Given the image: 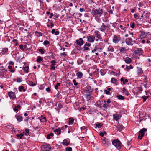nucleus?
I'll return each mask as SVG.
<instances>
[{
	"instance_id": "f257e3e1",
	"label": "nucleus",
	"mask_w": 151,
	"mask_h": 151,
	"mask_svg": "<svg viewBox=\"0 0 151 151\" xmlns=\"http://www.w3.org/2000/svg\"><path fill=\"white\" fill-rule=\"evenodd\" d=\"M112 143L118 149H119L121 148L122 144L118 139H114L112 141Z\"/></svg>"
},
{
	"instance_id": "f03ea898",
	"label": "nucleus",
	"mask_w": 151,
	"mask_h": 151,
	"mask_svg": "<svg viewBox=\"0 0 151 151\" xmlns=\"http://www.w3.org/2000/svg\"><path fill=\"white\" fill-rule=\"evenodd\" d=\"M93 12V16H101L103 13V10L100 9V8L98 9H96L92 10Z\"/></svg>"
},
{
	"instance_id": "7ed1b4c3",
	"label": "nucleus",
	"mask_w": 151,
	"mask_h": 151,
	"mask_svg": "<svg viewBox=\"0 0 151 151\" xmlns=\"http://www.w3.org/2000/svg\"><path fill=\"white\" fill-rule=\"evenodd\" d=\"M147 130V129L144 128L139 132V135L138 137V139H139L140 140L142 139V137L144 135V132L146 131Z\"/></svg>"
},
{
	"instance_id": "20e7f679",
	"label": "nucleus",
	"mask_w": 151,
	"mask_h": 151,
	"mask_svg": "<svg viewBox=\"0 0 151 151\" xmlns=\"http://www.w3.org/2000/svg\"><path fill=\"white\" fill-rule=\"evenodd\" d=\"M121 38L119 35H114L112 39L113 42L115 44L118 43L120 41Z\"/></svg>"
},
{
	"instance_id": "39448f33",
	"label": "nucleus",
	"mask_w": 151,
	"mask_h": 151,
	"mask_svg": "<svg viewBox=\"0 0 151 151\" xmlns=\"http://www.w3.org/2000/svg\"><path fill=\"white\" fill-rule=\"evenodd\" d=\"M126 42L127 44L128 45H132L135 43V40H133L131 38H127L126 40Z\"/></svg>"
},
{
	"instance_id": "423d86ee",
	"label": "nucleus",
	"mask_w": 151,
	"mask_h": 151,
	"mask_svg": "<svg viewBox=\"0 0 151 151\" xmlns=\"http://www.w3.org/2000/svg\"><path fill=\"white\" fill-rule=\"evenodd\" d=\"M135 54L137 55H140L142 54L143 51L142 49L140 48H137L134 51Z\"/></svg>"
},
{
	"instance_id": "0eeeda50",
	"label": "nucleus",
	"mask_w": 151,
	"mask_h": 151,
	"mask_svg": "<svg viewBox=\"0 0 151 151\" xmlns=\"http://www.w3.org/2000/svg\"><path fill=\"white\" fill-rule=\"evenodd\" d=\"M42 149L44 151H49L50 149V146L49 145H44L42 146Z\"/></svg>"
},
{
	"instance_id": "6e6552de",
	"label": "nucleus",
	"mask_w": 151,
	"mask_h": 151,
	"mask_svg": "<svg viewBox=\"0 0 151 151\" xmlns=\"http://www.w3.org/2000/svg\"><path fill=\"white\" fill-rule=\"evenodd\" d=\"M88 41L90 42H93L95 39V37L94 36L91 35L87 37Z\"/></svg>"
},
{
	"instance_id": "1a4fd4ad",
	"label": "nucleus",
	"mask_w": 151,
	"mask_h": 151,
	"mask_svg": "<svg viewBox=\"0 0 151 151\" xmlns=\"http://www.w3.org/2000/svg\"><path fill=\"white\" fill-rule=\"evenodd\" d=\"M8 95L9 97L14 100L16 97L14 92L9 91L8 92Z\"/></svg>"
},
{
	"instance_id": "9d476101",
	"label": "nucleus",
	"mask_w": 151,
	"mask_h": 151,
	"mask_svg": "<svg viewBox=\"0 0 151 151\" xmlns=\"http://www.w3.org/2000/svg\"><path fill=\"white\" fill-rule=\"evenodd\" d=\"M102 143L104 144L107 145L110 144V141L108 139L104 138L103 137L102 138Z\"/></svg>"
},
{
	"instance_id": "9b49d317",
	"label": "nucleus",
	"mask_w": 151,
	"mask_h": 151,
	"mask_svg": "<svg viewBox=\"0 0 151 151\" xmlns=\"http://www.w3.org/2000/svg\"><path fill=\"white\" fill-rule=\"evenodd\" d=\"M83 43L84 41L82 38H80L78 40H76V44L79 46H81L83 44Z\"/></svg>"
},
{
	"instance_id": "f8f14e48",
	"label": "nucleus",
	"mask_w": 151,
	"mask_h": 151,
	"mask_svg": "<svg viewBox=\"0 0 151 151\" xmlns=\"http://www.w3.org/2000/svg\"><path fill=\"white\" fill-rule=\"evenodd\" d=\"M3 55H7L8 54V49L7 48H3L1 51Z\"/></svg>"
},
{
	"instance_id": "ddd939ff",
	"label": "nucleus",
	"mask_w": 151,
	"mask_h": 151,
	"mask_svg": "<svg viewBox=\"0 0 151 151\" xmlns=\"http://www.w3.org/2000/svg\"><path fill=\"white\" fill-rule=\"evenodd\" d=\"M106 26L104 24V23H102V25L99 29V30L102 32H104L106 29Z\"/></svg>"
},
{
	"instance_id": "4468645a",
	"label": "nucleus",
	"mask_w": 151,
	"mask_h": 151,
	"mask_svg": "<svg viewBox=\"0 0 151 151\" xmlns=\"http://www.w3.org/2000/svg\"><path fill=\"white\" fill-rule=\"evenodd\" d=\"M124 61L126 63L129 64L132 62V60L129 57H127L125 58Z\"/></svg>"
},
{
	"instance_id": "2eb2a0df",
	"label": "nucleus",
	"mask_w": 151,
	"mask_h": 151,
	"mask_svg": "<svg viewBox=\"0 0 151 151\" xmlns=\"http://www.w3.org/2000/svg\"><path fill=\"white\" fill-rule=\"evenodd\" d=\"M15 117L18 122H20L23 120V118L20 115H16L15 116Z\"/></svg>"
},
{
	"instance_id": "dca6fc26",
	"label": "nucleus",
	"mask_w": 151,
	"mask_h": 151,
	"mask_svg": "<svg viewBox=\"0 0 151 151\" xmlns=\"http://www.w3.org/2000/svg\"><path fill=\"white\" fill-rule=\"evenodd\" d=\"M40 120L42 122H44L46 121V117L41 115L40 117H38Z\"/></svg>"
},
{
	"instance_id": "f3484780",
	"label": "nucleus",
	"mask_w": 151,
	"mask_h": 151,
	"mask_svg": "<svg viewBox=\"0 0 151 151\" xmlns=\"http://www.w3.org/2000/svg\"><path fill=\"white\" fill-rule=\"evenodd\" d=\"M113 119H115L116 121H118L119 119V115L115 114L113 115Z\"/></svg>"
},
{
	"instance_id": "a211bd4d",
	"label": "nucleus",
	"mask_w": 151,
	"mask_h": 151,
	"mask_svg": "<svg viewBox=\"0 0 151 151\" xmlns=\"http://www.w3.org/2000/svg\"><path fill=\"white\" fill-rule=\"evenodd\" d=\"M141 34L140 35V38L141 39H142L143 38H145L147 36V35L146 33L145 32H141Z\"/></svg>"
},
{
	"instance_id": "6ab92c4d",
	"label": "nucleus",
	"mask_w": 151,
	"mask_h": 151,
	"mask_svg": "<svg viewBox=\"0 0 151 151\" xmlns=\"http://www.w3.org/2000/svg\"><path fill=\"white\" fill-rule=\"evenodd\" d=\"M123 127V126L122 125L120 124H118L117 125V128L119 131H121L122 130Z\"/></svg>"
},
{
	"instance_id": "aec40b11",
	"label": "nucleus",
	"mask_w": 151,
	"mask_h": 151,
	"mask_svg": "<svg viewBox=\"0 0 151 151\" xmlns=\"http://www.w3.org/2000/svg\"><path fill=\"white\" fill-rule=\"evenodd\" d=\"M83 73L81 72H78L76 73V76L79 78H81L83 76Z\"/></svg>"
},
{
	"instance_id": "412c9836",
	"label": "nucleus",
	"mask_w": 151,
	"mask_h": 151,
	"mask_svg": "<svg viewBox=\"0 0 151 151\" xmlns=\"http://www.w3.org/2000/svg\"><path fill=\"white\" fill-rule=\"evenodd\" d=\"M70 143V142H67V140L66 139H64L63 141V142L61 143L62 144L64 145H65V146H68V145H69Z\"/></svg>"
},
{
	"instance_id": "4be33fe9",
	"label": "nucleus",
	"mask_w": 151,
	"mask_h": 151,
	"mask_svg": "<svg viewBox=\"0 0 151 151\" xmlns=\"http://www.w3.org/2000/svg\"><path fill=\"white\" fill-rule=\"evenodd\" d=\"M55 134L57 135H59L61 133V130L60 128L56 129L54 131Z\"/></svg>"
},
{
	"instance_id": "5701e85b",
	"label": "nucleus",
	"mask_w": 151,
	"mask_h": 151,
	"mask_svg": "<svg viewBox=\"0 0 151 151\" xmlns=\"http://www.w3.org/2000/svg\"><path fill=\"white\" fill-rule=\"evenodd\" d=\"M122 91L124 93L125 95L127 96H128L129 94L128 90L125 88H123Z\"/></svg>"
},
{
	"instance_id": "b1692460",
	"label": "nucleus",
	"mask_w": 151,
	"mask_h": 151,
	"mask_svg": "<svg viewBox=\"0 0 151 151\" xmlns=\"http://www.w3.org/2000/svg\"><path fill=\"white\" fill-rule=\"evenodd\" d=\"M126 50L125 47H122L119 48V50L120 52L123 53Z\"/></svg>"
},
{
	"instance_id": "393cba45",
	"label": "nucleus",
	"mask_w": 151,
	"mask_h": 151,
	"mask_svg": "<svg viewBox=\"0 0 151 151\" xmlns=\"http://www.w3.org/2000/svg\"><path fill=\"white\" fill-rule=\"evenodd\" d=\"M117 80L116 79L114 78H112L111 79V82L114 84H115L116 85H117Z\"/></svg>"
},
{
	"instance_id": "a878e982",
	"label": "nucleus",
	"mask_w": 151,
	"mask_h": 151,
	"mask_svg": "<svg viewBox=\"0 0 151 151\" xmlns=\"http://www.w3.org/2000/svg\"><path fill=\"white\" fill-rule=\"evenodd\" d=\"M99 32L98 31H95V33L96 35V37L99 39H100L101 38V35L99 34Z\"/></svg>"
},
{
	"instance_id": "bb28decb",
	"label": "nucleus",
	"mask_w": 151,
	"mask_h": 151,
	"mask_svg": "<svg viewBox=\"0 0 151 151\" xmlns=\"http://www.w3.org/2000/svg\"><path fill=\"white\" fill-rule=\"evenodd\" d=\"M108 50L109 51H111V52H114V49L113 48V47L112 46H109L108 49Z\"/></svg>"
},
{
	"instance_id": "cd10ccee",
	"label": "nucleus",
	"mask_w": 151,
	"mask_h": 151,
	"mask_svg": "<svg viewBox=\"0 0 151 151\" xmlns=\"http://www.w3.org/2000/svg\"><path fill=\"white\" fill-rule=\"evenodd\" d=\"M116 97L119 100H123L124 99V97L121 95H117Z\"/></svg>"
},
{
	"instance_id": "c85d7f7f",
	"label": "nucleus",
	"mask_w": 151,
	"mask_h": 151,
	"mask_svg": "<svg viewBox=\"0 0 151 151\" xmlns=\"http://www.w3.org/2000/svg\"><path fill=\"white\" fill-rule=\"evenodd\" d=\"M69 120V125H72L73 123L74 119L72 118H70Z\"/></svg>"
},
{
	"instance_id": "c756f323",
	"label": "nucleus",
	"mask_w": 151,
	"mask_h": 151,
	"mask_svg": "<svg viewBox=\"0 0 151 151\" xmlns=\"http://www.w3.org/2000/svg\"><path fill=\"white\" fill-rule=\"evenodd\" d=\"M103 125V124L102 123H97L96 124V127L99 128H100Z\"/></svg>"
},
{
	"instance_id": "7c9ffc66",
	"label": "nucleus",
	"mask_w": 151,
	"mask_h": 151,
	"mask_svg": "<svg viewBox=\"0 0 151 151\" xmlns=\"http://www.w3.org/2000/svg\"><path fill=\"white\" fill-rule=\"evenodd\" d=\"M35 33L36 35L38 37H40L42 36V33L40 32H39L36 31L35 32Z\"/></svg>"
},
{
	"instance_id": "2f4dec72",
	"label": "nucleus",
	"mask_w": 151,
	"mask_h": 151,
	"mask_svg": "<svg viewBox=\"0 0 151 151\" xmlns=\"http://www.w3.org/2000/svg\"><path fill=\"white\" fill-rule=\"evenodd\" d=\"M29 69V67L28 66H26L25 67H23V69L27 73H28V69Z\"/></svg>"
},
{
	"instance_id": "473e14b6",
	"label": "nucleus",
	"mask_w": 151,
	"mask_h": 151,
	"mask_svg": "<svg viewBox=\"0 0 151 151\" xmlns=\"http://www.w3.org/2000/svg\"><path fill=\"white\" fill-rule=\"evenodd\" d=\"M8 68L10 69V71L12 72L13 73L15 71V70L12 68V67L11 66H9L8 67Z\"/></svg>"
},
{
	"instance_id": "72a5a7b5",
	"label": "nucleus",
	"mask_w": 151,
	"mask_h": 151,
	"mask_svg": "<svg viewBox=\"0 0 151 151\" xmlns=\"http://www.w3.org/2000/svg\"><path fill=\"white\" fill-rule=\"evenodd\" d=\"M43 60V58L40 56L38 57L37 60V61L38 62H40Z\"/></svg>"
},
{
	"instance_id": "f704fd0d",
	"label": "nucleus",
	"mask_w": 151,
	"mask_h": 151,
	"mask_svg": "<svg viewBox=\"0 0 151 151\" xmlns=\"http://www.w3.org/2000/svg\"><path fill=\"white\" fill-rule=\"evenodd\" d=\"M23 136V134L22 133H20L19 134H17L16 136L18 138H19L21 139H22V137Z\"/></svg>"
},
{
	"instance_id": "c9c22d12",
	"label": "nucleus",
	"mask_w": 151,
	"mask_h": 151,
	"mask_svg": "<svg viewBox=\"0 0 151 151\" xmlns=\"http://www.w3.org/2000/svg\"><path fill=\"white\" fill-rule=\"evenodd\" d=\"M91 94L90 93H88L86 95V98L88 100H90L91 99Z\"/></svg>"
},
{
	"instance_id": "e433bc0d",
	"label": "nucleus",
	"mask_w": 151,
	"mask_h": 151,
	"mask_svg": "<svg viewBox=\"0 0 151 151\" xmlns=\"http://www.w3.org/2000/svg\"><path fill=\"white\" fill-rule=\"evenodd\" d=\"M53 136V134L52 133H51L47 135V138L48 139H50V136L52 137Z\"/></svg>"
},
{
	"instance_id": "4c0bfd02",
	"label": "nucleus",
	"mask_w": 151,
	"mask_h": 151,
	"mask_svg": "<svg viewBox=\"0 0 151 151\" xmlns=\"http://www.w3.org/2000/svg\"><path fill=\"white\" fill-rule=\"evenodd\" d=\"M138 69V73L140 74L143 72V70L142 68H140L138 67L137 68Z\"/></svg>"
},
{
	"instance_id": "58836bf2",
	"label": "nucleus",
	"mask_w": 151,
	"mask_h": 151,
	"mask_svg": "<svg viewBox=\"0 0 151 151\" xmlns=\"http://www.w3.org/2000/svg\"><path fill=\"white\" fill-rule=\"evenodd\" d=\"M38 51L40 52L42 54H43L45 53V50L43 49H38Z\"/></svg>"
},
{
	"instance_id": "ea45409f",
	"label": "nucleus",
	"mask_w": 151,
	"mask_h": 151,
	"mask_svg": "<svg viewBox=\"0 0 151 151\" xmlns=\"http://www.w3.org/2000/svg\"><path fill=\"white\" fill-rule=\"evenodd\" d=\"M148 96H144L142 97V98L143 99V102H144L146 100V99L148 98Z\"/></svg>"
},
{
	"instance_id": "a19ab883",
	"label": "nucleus",
	"mask_w": 151,
	"mask_h": 151,
	"mask_svg": "<svg viewBox=\"0 0 151 151\" xmlns=\"http://www.w3.org/2000/svg\"><path fill=\"white\" fill-rule=\"evenodd\" d=\"M83 62V60L81 59H79L77 60V63L78 65L81 64Z\"/></svg>"
},
{
	"instance_id": "79ce46f5",
	"label": "nucleus",
	"mask_w": 151,
	"mask_h": 151,
	"mask_svg": "<svg viewBox=\"0 0 151 151\" xmlns=\"http://www.w3.org/2000/svg\"><path fill=\"white\" fill-rule=\"evenodd\" d=\"M133 68V67L132 65H130V66H127L126 68L127 70L128 71H129L130 69H132Z\"/></svg>"
},
{
	"instance_id": "37998d69",
	"label": "nucleus",
	"mask_w": 151,
	"mask_h": 151,
	"mask_svg": "<svg viewBox=\"0 0 151 151\" xmlns=\"http://www.w3.org/2000/svg\"><path fill=\"white\" fill-rule=\"evenodd\" d=\"M60 83H57V84L55 86V88L56 89H57L58 88V87L59 86H60Z\"/></svg>"
},
{
	"instance_id": "c03bdc74",
	"label": "nucleus",
	"mask_w": 151,
	"mask_h": 151,
	"mask_svg": "<svg viewBox=\"0 0 151 151\" xmlns=\"http://www.w3.org/2000/svg\"><path fill=\"white\" fill-rule=\"evenodd\" d=\"M100 72L102 76L104 75L105 73V72L102 70H100Z\"/></svg>"
},
{
	"instance_id": "a18cd8bd",
	"label": "nucleus",
	"mask_w": 151,
	"mask_h": 151,
	"mask_svg": "<svg viewBox=\"0 0 151 151\" xmlns=\"http://www.w3.org/2000/svg\"><path fill=\"white\" fill-rule=\"evenodd\" d=\"M49 42L48 40H45L44 41V45H47L49 44Z\"/></svg>"
},
{
	"instance_id": "49530a36",
	"label": "nucleus",
	"mask_w": 151,
	"mask_h": 151,
	"mask_svg": "<svg viewBox=\"0 0 151 151\" xmlns=\"http://www.w3.org/2000/svg\"><path fill=\"white\" fill-rule=\"evenodd\" d=\"M135 24L134 22H132L130 26L132 28H134L135 27Z\"/></svg>"
},
{
	"instance_id": "de8ad7c7",
	"label": "nucleus",
	"mask_w": 151,
	"mask_h": 151,
	"mask_svg": "<svg viewBox=\"0 0 151 151\" xmlns=\"http://www.w3.org/2000/svg\"><path fill=\"white\" fill-rule=\"evenodd\" d=\"M145 18L146 19H148L149 18V16L148 13H146L144 15Z\"/></svg>"
},
{
	"instance_id": "09e8293b",
	"label": "nucleus",
	"mask_w": 151,
	"mask_h": 151,
	"mask_svg": "<svg viewBox=\"0 0 151 151\" xmlns=\"http://www.w3.org/2000/svg\"><path fill=\"white\" fill-rule=\"evenodd\" d=\"M60 55L61 56H63L64 57H65L67 55V54L65 52H63V53H61Z\"/></svg>"
},
{
	"instance_id": "8fccbe9b",
	"label": "nucleus",
	"mask_w": 151,
	"mask_h": 151,
	"mask_svg": "<svg viewBox=\"0 0 151 151\" xmlns=\"http://www.w3.org/2000/svg\"><path fill=\"white\" fill-rule=\"evenodd\" d=\"M55 61L54 60H52L51 62V63L52 64L51 65H55Z\"/></svg>"
},
{
	"instance_id": "3c124183",
	"label": "nucleus",
	"mask_w": 151,
	"mask_h": 151,
	"mask_svg": "<svg viewBox=\"0 0 151 151\" xmlns=\"http://www.w3.org/2000/svg\"><path fill=\"white\" fill-rule=\"evenodd\" d=\"M66 151H72V148L71 147H67L66 148Z\"/></svg>"
},
{
	"instance_id": "603ef678",
	"label": "nucleus",
	"mask_w": 151,
	"mask_h": 151,
	"mask_svg": "<svg viewBox=\"0 0 151 151\" xmlns=\"http://www.w3.org/2000/svg\"><path fill=\"white\" fill-rule=\"evenodd\" d=\"M17 82L18 83H20L22 81V80L19 78H17Z\"/></svg>"
},
{
	"instance_id": "864d4df0",
	"label": "nucleus",
	"mask_w": 151,
	"mask_h": 151,
	"mask_svg": "<svg viewBox=\"0 0 151 151\" xmlns=\"http://www.w3.org/2000/svg\"><path fill=\"white\" fill-rule=\"evenodd\" d=\"M73 82L74 83V84L75 86H76L78 85V83L76 82V80L73 79Z\"/></svg>"
},
{
	"instance_id": "5fc2aeb1",
	"label": "nucleus",
	"mask_w": 151,
	"mask_h": 151,
	"mask_svg": "<svg viewBox=\"0 0 151 151\" xmlns=\"http://www.w3.org/2000/svg\"><path fill=\"white\" fill-rule=\"evenodd\" d=\"M108 105L107 104H105L103 105L102 106L105 108H107L108 107Z\"/></svg>"
},
{
	"instance_id": "6e6d98bb",
	"label": "nucleus",
	"mask_w": 151,
	"mask_h": 151,
	"mask_svg": "<svg viewBox=\"0 0 151 151\" xmlns=\"http://www.w3.org/2000/svg\"><path fill=\"white\" fill-rule=\"evenodd\" d=\"M24 87L23 86H20L19 88V91H21L23 89Z\"/></svg>"
},
{
	"instance_id": "4d7b16f0",
	"label": "nucleus",
	"mask_w": 151,
	"mask_h": 151,
	"mask_svg": "<svg viewBox=\"0 0 151 151\" xmlns=\"http://www.w3.org/2000/svg\"><path fill=\"white\" fill-rule=\"evenodd\" d=\"M30 82V85L32 86H35L36 85V84L35 83H33V82H32V81Z\"/></svg>"
},
{
	"instance_id": "13d9d810",
	"label": "nucleus",
	"mask_w": 151,
	"mask_h": 151,
	"mask_svg": "<svg viewBox=\"0 0 151 151\" xmlns=\"http://www.w3.org/2000/svg\"><path fill=\"white\" fill-rule=\"evenodd\" d=\"M19 47L23 51L24 50V49L23 48V45H19Z\"/></svg>"
},
{
	"instance_id": "bf43d9fd",
	"label": "nucleus",
	"mask_w": 151,
	"mask_h": 151,
	"mask_svg": "<svg viewBox=\"0 0 151 151\" xmlns=\"http://www.w3.org/2000/svg\"><path fill=\"white\" fill-rule=\"evenodd\" d=\"M134 18H137V19H138V17L139 16L137 14H134Z\"/></svg>"
},
{
	"instance_id": "052dcab7",
	"label": "nucleus",
	"mask_w": 151,
	"mask_h": 151,
	"mask_svg": "<svg viewBox=\"0 0 151 151\" xmlns=\"http://www.w3.org/2000/svg\"><path fill=\"white\" fill-rule=\"evenodd\" d=\"M104 91L106 94L108 95L109 94L110 92L109 91H107L106 90H104Z\"/></svg>"
},
{
	"instance_id": "680f3d73",
	"label": "nucleus",
	"mask_w": 151,
	"mask_h": 151,
	"mask_svg": "<svg viewBox=\"0 0 151 151\" xmlns=\"http://www.w3.org/2000/svg\"><path fill=\"white\" fill-rule=\"evenodd\" d=\"M58 107L60 109L62 108L63 107V106H62V104L60 103H59L58 104Z\"/></svg>"
},
{
	"instance_id": "e2e57ef3",
	"label": "nucleus",
	"mask_w": 151,
	"mask_h": 151,
	"mask_svg": "<svg viewBox=\"0 0 151 151\" xmlns=\"http://www.w3.org/2000/svg\"><path fill=\"white\" fill-rule=\"evenodd\" d=\"M46 90L47 92H50L51 91V90L50 88L48 87L46 89Z\"/></svg>"
},
{
	"instance_id": "0e129e2a",
	"label": "nucleus",
	"mask_w": 151,
	"mask_h": 151,
	"mask_svg": "<svg viewBox=\"0 0 151 151\" xmlns=\"http://www.w3.org/2000/svg\"><path fill=\"white\" fill-rule=\"evenodd\" d=\"M55 65H51V69H53L54 70L55 69V67L54 66Z\"/></svg>"
},
{
	"instance_id": "69168bd1",
	"label": "nucleus",
	"mask_w": 151,
	"mask_h": 151,
	"mask_svg": "<svg viewBox=\"0 0 151 151\" xmlns=\"http://www.w3.org/2000/svg\"><path fill=\"white\" fill-rule=\"evenodd\" d=\"M128 81V80L127 79H126L124 81V82H123V83L124 84H125V83H127Z\"/></svg>"
},
{
	"instance_id": "338daca9",
	"label": "nucleus",
	"mask_w": 151,
	"mask_h": 151,
	"mask_svg": "<svg viewBox=\"0 0 151 151\" xmlns=\"http://www.w3.org/2000/svg\"><path fill=\"white\" fill-rule=\"evenodd\" d=\"M83 47V48H84V50H88L89 49V48L88 47H86V46H84Z\"/></svg>"
},
{
	"instance_id": "774afa93",
	"label": "nucleus",
	"mask_w": 151,
	"mask_h": 151,
	"mask_svg": "<svg viewBox=\"0 0 151 151\" xmlns=\"http://www.w3.org/2000/svg\"><path fill=\"white\" fill-rule=\"evenodd\" d=\"M13 109L15 111L18 112V109L16 107H15Z\"/></svg>"
}]
</instances>
